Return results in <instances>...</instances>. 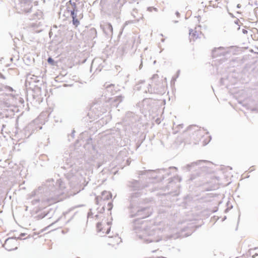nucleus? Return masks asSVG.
I'll return each mask as SVG.
<instances>
[{
	"instance_id": "nucleus-1",
	"label": "nucleus",
	"mask_w": 258,
	"mask_h": 258,
	"mask_svg": "<svg viewBox=\"0 0 258 258\" xmlns=\"http://www.w3.org/2000/svg\"><path fill=\"white\" fill-rule=\"evenodd\" d=\"M96 217L97 218L99 217V218L101 219V221L97 224V232L102 236L108 234L111 228L110 223L106 221L104 216L102 215H96Z\"/></svg>"
},
{
	"instance_id": "nucleus-2",
	"label": "nucleus",
	"mask_w": 258,
	"mask_h": 258,
	"mask_svg": "<svg viewBox=\"0 0 258 258\" xmlns=\"http://www.w3.org/2000/svg\"><path fill=\"white\" fill-rule=\"evenodd\" d=\"M204 38L201 31V27L198 26L190 31L189 40L192 42H200Z\"/></svg>"
},
{
	"instance_id": "nucleus-3",
	"label": "nucleus",
	"mask_w": 258,
	"mask_h": 258,
	"mask_svg": "<svg viewBox=\"0 0 258 258\" xmlns=\"http://www.w3.org/2000/svg\"><path fill=\"white\" fill-rule=\"evenodd\" d=\"M19 244V240L16 238H9L5 241L3 246L9 251L16 249Z\"/></svg>"
},
{
	"instance_id": "nucleus-4",
	"label": "nucleus",
	"mask_w": 258,
	"mask_h": 258,
	"mask_svg": "<svg viewBox=\"0 0 258 258\" xmlns=\"http://www.w3.org/2000/svg\"><path fill=\"white\" fill-rule=\"evenodd\" d=\"M111 198L110 194L106 191H104L102 192L100 196L97 197L96 198V202L97 204L103 205L105 200H109Z\"/></svg>"
},
{
	"instance_id": "nucleus-5",
	"label": "nucleus",
	"mask_w": 258,
	"mask_h": 258,
	"mask_svg": "<svg viewBox=\"0 0 258 258\" xmlns=\"http://www.w3.org/2000/svg\"><path fill=\"white\" fill-rule=\"evenodd\" d=\"M71 16L73 18V24L76 27H77L80 24L79 20L83 18V15L81 14L79 17V19L77 18L76 13H75V10L71 12Z\"/></svg>"
},
{
	"instance_id": "nucleus-6",
	"label": "nucleus",
	"mask_w": 258,
	"mask_h": 258,
	"mask_svg": "<svg viewBox=\"0 0 258 258\" xmlns=\"http://www.w3.org/2000/svg\"><path fill=\"white\" fill-rule=\"evenodd\" d=\"M248 254L252 258H258V247L250 248L248 251Z\"/></svg>"
},
{
	"instance_id": "nucleus-7",
	"label": "nucleus",
	"mask_w": 258,
	"mask_h": 258,
	"mask_svg": "<svg viewBox=\"0 0 258 258\" xmlns=\"http://www.w3.org/2000/svg\"><path fill=\"white\" fill-rule=\"evenodd\" d=\"M47 61L49 63L52 64V65H53L54 64V60L53 59L51 58V57H49L47 59Z\"/></svg>"
},
{
	"instance_id": "nucleus-8",
	"label": "nucleus",
	"mask_w": 258,
	"mask_h": 258,
	"mask_svg": "<svg viewBox=\"0 0 258 258\" xmlns=\"http://www.w3.org/2000/svg\"><path fill=\"white\" fill-rule=\"evenodd\" d=\"M242 32L244 34H246L247 33V31L244 29H243Z\"/></svg>"
},
{
	"instance_id": "nucleus-9",
	"label": "nucleus",
	"mask_w": 258,
	"mask_h": 258,
	"mask_svg": "<svg viewBox=\"0 0 258 258\" xmlns=\"http://www.w3.org/2000/svg\"><path fill=\"white\" fill-rule=\"evenodd\" d=\"M108 205H109L110 206L112 205L111 203H108Z\"/></svg>"
}]
</instances>
